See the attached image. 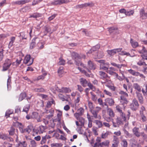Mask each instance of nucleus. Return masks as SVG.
<instances>
[{
  "label": "nucleus",
  "mask_w": 147,
  "mask_h": 147,
  "mask_svg": "<svg viewBox=\"0 0 147 147\" xmlns=\"http://www.w3.org/2000/svg\"><path fill=\"white\" fill-rule=\"evenodd\" d=\"M98 104L102 107H104L105 106H107L108 107L107 105L106 102H103L101 98H99L97 100Z\"/></svg>",
  "instance_id": "obj_22"
},
{
  "label": "nucleus",
  "mask_w": 147,
  "mask_h": 147,
  "mask_svg": "<svg viewBox=\"0 0 147 147\" xmlns=\"http://www.w3.org/2000/svg\"><path fill=\"white\" fill-rule=\"evenodd\" d=\"M94 122L98 126V128L101 127L102 126V124L101 121L98 120H95Z\"/></svg>",
  "instance_id": "obj_42"
},
{
  "label": "nucleus",
  "mask_w": 147,
  "mask_h": 147,
  "mask_svg": "<svg viewBox=\"0 0 147 147\" xmlns=\"http://www.w3.org/2000/svg\"><path fill=\"white\" fill-rule=\"evenodd\" d=\"M47 141L46 136H42L40 141V144L41 145H42L45 144Z\"/></svg>",
  "instance_id": "obj_51"
},
{
  "label": "nucleus",
  "mask_w": 147,
  "mask_h": 147,
  "mask_svg": "<svg viewBox=\"0 0 147 147\" xmlns=\"http://www.w3.org/2000/svg\"><path fill=\"white\" fill-rule=\"evenodd\" d=\"M128 72L133 76H136L138 71H136L132 69H130L127 70Z\"/></svg>",
  "instance_id": "obj_28"
},
{
  "label": "nucleus",
  "mask_w": 147,
  "mask_h": 147,
  "mask_svg": "<svg viewBox=\"0 0 147 147\" xmlns=\"http://www.w3.org/2000/svg\"><path fill=\"white\" fill-rule=\"evenodd\" d=\"M46 113H50V114L47 115L46 117L47 118L49 119L53 116L54 111L52 109L51 110H47L46 111Z\"/></svg>",
  "instance_id": "obj_13"
},
{
  "label": "nucleus",
  "mask_w": 147,
  "mask_h": 147,
  "mask_svg": "<svg viewBox=\"0 0 147 147\" xmlns=\"http://www.w3.org/2000/svg\"><path fill=\"white\" fill-rule=\"evenodd\" d=\"M60 123V122H59V119H55L51 121L50 126L53 128L55 127V125L56 124H58Z\"/></svg>",
  "instance_id": "obj_15"
},
{
  "label": "nucleus",
  "mask_w": 147,
  "mask_h": 147,
  "mask_svg": "<svg viewBox=\"0 0 147 147\" xmlns=\"http://www.w3.org/2000/svg\"><path fill=\"white\" fill-rule=\"evenodd\" d=\"M139 129L136 127H134L132 129L134 134L136 137H139L141 135V133L139 131Z\"/></svg>",
  "instance_id": "obj_11"
},
{
  "label": "nucleus",
  "mask_w": 147,
  "mask_h": 147,
  "mask_svg": "<svg viewBox=\"0 0 147 147\" xmlns=\"http://www.w3.org/2000/svg\"><path fill=\"white\" fill-rule=\"evenodd\" d=\"M39 117L38 113L36 112H33L31 115V117L32 118L36 119L37 121L38 122L41 121Z\"/></svg>",
  "instance_id": "obj_12"
},
{
  "label": "nucleus",
  "mask_w": 147,
  "mask_h": 147,
  "mask_svg": "<svg viewBox=\"0 0 147 147\" xmlns=\"http://www.w3.org/2000/svg\"><path fill=\"white\" fill-rule=\"evenodd\" d=\"M109 32L111 33L113 32L114 30H118V28L116 27H111L108 28Z\"/></svg>",
  "instance_id": "obj_48"
},
{
  "label": "nucleus",
  "mask_w": 147,
  "mask_h": 147,
  "mask_svg": "<svg viewBox=\"0 0 147 147\" xmlns=\"http://www.w3.org/2000/svg\"><path fill=\"white\" fill-rule=\"evenodd\" d=\"M33 61V59L31 58V56L30 55H27L24 58V63L27 64V65L29 66L31 65Z\"/></svg>",
  "instance_id": "obj_6"
},
{
  "label": "nucleus",
  "mask_w": 147,
  "mask_h": 147,
  "mask_svg": "<svg viewBox=\"0 0 147 147\" xmlns=\"http://www.w3.org/2000/svg\"><path fill=\"white\" fill-rule=\"evenodd\" d=\"M106 101L110 106H112L114 105V101L112 98H107L106 99Z\"/></svg>",
  "instance_id": "obj_25"
},
{
  "label": "nucleus",
  "mask_w": 147,
  "mask_h": 147,
  "mask_svg": "<svg viewBox=\"0 0 147 147\" xmlns=\"http://www.w3.org/2000/svg\"><path fill=\"white\" fill-rule=\"evenodd\" d=\"M30 144L32 147H36L37 146V144L34 140H31L30 141Z\"/></svg>",
  "instance_id": "obj_50"
},
{
  "label": "nucleus",
  "mask_w": 147,
  "mask_h": 147,
  "mask_svg": "<svg viewBox=\"0 0 147 147\" xmlns=\"http://www.w3.org/2000/svg\"><path fill=\"white\" fill-rule=\"evenodd\" d=\"M63 144L61 143H53L51 144V147H61Z\"/></svg>",
  "instance_id": "obj_33"
},
{
  "label": "nucleus",
  "mask_w": 147,
  "mask_h": 147,
  "mask_svg": "<svg viewBox=\"0 0 147 147\" xmlns=\"http://www.w3.org/2000/svg\"><path fill=\"white\" fill-rule=\"evenodd\" d=\"M121 145L122 147H127L128 143L126 140L124 139L122 140L121 141Z\"/></svg>",
  "instance_id": "obj_30"
},
{
  "label": "nucleus",
  "mask_w": 147,
  "mask_h": 147,
  "mask_svg": "<svg viewBox=\"0 0 147 147\" xmlns=\"http://www.w3.org/2000/svg\"><path fill=\"white\" fill-rule=\"evenodd\" d=\"M15 37L14 36H11L10 37V41L9 44V47H11L13 45L15 40Z\"/></svg>",
  "instance_id": "obj_26"
},
{
  "label": "nucleus",
  "mask_w": 147,
  "mask_h": 147,
  "mask_svg": "<svg viewBox=\"0 0 147 147\" xmlns=\"http://www.w3.org/2000/svg\"><path fill=\"white\" fill-rule=\"evenodd\" d=\"M109 140H107L100 143L99 144V145L101 146H108L109 145Z\"/></svg>",
  "instance_id": "obj_36"
},
{
  "label": "nucleus",
  "mask_w": 147,
  "mask_h": 147,
  "mask_svg": "<svg viewBox=\"0 0 147 147\" xmlns=\"http://www.w3.org/2000/svg\"><path fill=\"white\" fill-rule=\"evenodd\" d=\"M137 64L139 66L147 65L145 62L144 61V60L142 58L137 63Z\"/></svg>",
  "instance_id": "obj_32"
},
{
  "label": "nucleus",
  "mask_w": 147,
  "mask_h": 147,
  "mask_svg": "<svg viewBox=\"0 0 147 147\" xmlns=\"http://www.w3.org/2000/svg\"><path fill=\"white\" fill-rule=\"evenodd\" d=\"M12 63L11 60L9 59H6L3 64L2 71H5L8 70L10 67Z\"/></svg>",
  "instance_id": "obj_5"
},
{
  "label": "nucleus",
  "mask_w": 147,
  "mask_h": 147,
  "mask_svg": "<svg viewBox=\"0 0 147 147\" xmlns=\"http://www.w3.org/2000/svg\"><path fill=\"white\" fill-rule=\"evenodd\" d=\"M40 16L41 14H40L38 13H34L32 15H30V18L33 17L34 18H36Z\"/></svg>",
  "instance_id": "obj_62"
},
{
  "label": "nucleus",
  "mask_w": 147,
  "mask_h": 147,
  "mask_svg": "<svg viewBox=\"0 0 147 147\" xmlns=\"http://www.w3.org/2000/svg\"><path fill=\"white\" fill-rule=\"evenodd\" d=\"M46 127L45 126L40 125L39 127V130L41 133H42L43 132L44 130L46 129Z\"/></svg>",
  "instance_id": "obj_63"
},
{
  "label": "nucleus",
  "mask_w": 147,
  "mask_h": 147,
  "mask_svg": "<svg viewBox=\"0 0 147 147\" xmlns=\"http://www.w3.org/2000/svg\"><path fill=\"white\" fill-rule=\"evenodd\" d=\"M107 108V112L108 115L111 117H114L115 114L113 110L111 108H109L108 107Z\"/></svg>",
  "instance_id": "obj_19"
},
{
  "label": "nucleus",
  "mask_w": 147,
  "mask_h": 147,
  "mask_svg": "<svg viewBox=\"0 0 147 147\" xmlns=\"http://www.w3.org/2000/svg\"><path fill=\"white\" fill-rule=\"evenodd\" d=\"M111 65L118 68H121L123 65H120L119 64H117L114 62H112L111 63Z\"/></svg>",
  "instance_id": "obj_49"
},
{
  "label": "nucleus",
  "mask_w": 147,
  "mask_h": 147,
  "mask_svg": "<svg viewBox=\"0 0 147 147\" xmlns=\"http://www.w3.org/2000/svg\"><path fill=\"white\" fill-rule=\"evenodd\" d=\"M63 67L61 66L60 67L59 69L58 70V73L59 76L61 77V75L63 74Z\"/></svg>",
  "instance_id": "obj_44"
},
{
  "label": "nucleus",
  "mask_w": 147,
  "mask_h": 147,
  "mask_svg": "<svg viewBox=\"0 0 147 147\" xmlns=\"http://www.w3.org/2000/svg\"><path fill=\"white\" fill-rule=\"evenodd\" d=\"M90 93L91 94V98L92 100L94 102H96L97 99L96 96L92 92H90Z\"/></svg>",
  "instance_id": "obj_34"
},
{
  "label": "nucleus",
  "mask_w": 147,
  "mask_h": 147,
  "mask_svg": "<svg viewBox=\"0 0 147 147\" xmlns=\"http://www.w3.org/2000/svg\"><path fill=\"white\" fill-rule=\"evenodd\" d=\"M45 42H43L40 41L37 44V46L38 47L39 49H41L44 47Z\"/></svg>",
  "instance_id": "obj_27"
},
{
  "label": "nucleus",
  "mask_w": 147,
  "mask_h": 147,
  "mask_svg": "<svg viewBox=\"0 0 147 147\" xmlns=\"http://www.w3.org/2000/svg\"><path fill=\"white\" fill-rule=\"evenodd\" d=\"M109 135V132L107 131L105 133H102L101 134V138L103 139L106 138Z\"/></svg>",
  "instance_id": "obj_55"
},
{
  "label": "nucleus",
  "mask_w": 147,
  "mask_h": 147,
  "mask_svg": "<svg viewBox=\"0 0 147 147\" xmlns=\"http://www.w3.org/2000/svg\"><path fill=\"white\" fill-rule=\"evenodd\" d=\"M139 106V105L138 100L136 98H134L130 104L129 107L132 111H136L138 109Z\"/></svg>",
  "instance_id": "obj_4"
},
{
  "label": "nucleus",
  "mask_w": 147,
  "mask_h": 147,
  "mask_svg": "<svg viewBox=\"0 0 147 147\" xmlns=\"http://www.w3.org/2000/svg\"><path fill=\"white\" fill-rule=\"evenodd\" d=\"M47 74L46 73H44L42 75L38 76L37 78V80H38L41 79H43L45 76L47 75Z\"/></svg>",
  "instance_id": "obj_52"
},
{
  "label": "nucleus",
  "mask_w": 147,
  "mask_h": 147,
  "mask_svg": "<svg viewBox=\"0 0 147 147\" xmlns=\"http://www.w3.org/2000/svg\"><path fill=\"white\" fill-rule=\"evenodd\" d=\"M51 31V29L49 27H45V30L44 31V33L46 35L48 32H52Z\"/></svg>",
  "instance_id": "obj_47"
},
{
  "label": "nucleus",
  "mask_w": 147,
  "mask_h": 147,
  "mask_svg": "<svg viewBox=\"0 0 147 147\" xmlns=\"http://www.w3.org/2000/svg\"><path fill=\"white\" fill-rule=\"evenodd\" d=\"M141 17H142V19H145L147 18V13H145L143 9H142L140 12Z\"/></svg>",
  "instance_id": "obj_29"
},
{
  "label": "nucleus",
  "mask_w": 147,
  "mask_h": 147,
  "mask_svg": "<svg viewBox=\"0 0 147 147\" xmlns=\"http://www.w3.org/2000/svg\"><path fill=\"white\" fill-rule=\"evenodd\" d=\"M78 120H79L78 122L80 123L81 125H84V118L82 117H80Z\"/></svg>",
  "instance_id": "obj_59"
},
{
  "label": "nucleus",
  "mask_w": 147,
  "mask_h": 147,
  "mask_svg": "<svg viewBox=\"0 0 147 147\" xmlns=\"http://www.w3.org/2000/svg\"><path fill=\"white\" fill-rule=\"evenodd\" d=\"M119 117H118L116 119V122L117 124H123L124 122H126V117L124 113L119 114Z\"/></svg>",
  "instance_id": "obj_3"
},
{
  "label": "nucleus",
  "mask_w": 147,
  "mask_h": 147,
  "mask_svg": "<svg viewBox=\"0 0 147 147\" xmlns=\"http://www.w3.org/2000/svg\"><path fill=\"white\" fill-rule=\"evenodd\" d=\"M113 144L111 147H118L119 144V138L116 136H113Z\"/></svg>",
  "instance_id": "obj_7"
},
{
  "label": "nucleus",
  "mask_w": 147,
  "mask_h": 147,
  "mask_svg": "<svg viewBox=\"0 0 147 147\" xmlns=\"http://www.w3.org/2000/svg\"><path fill=\"white\" fill-rule=\"evenodd\" d=\"M119 94L121 95L120 102L121 104L123 105L125 104H127L128 102V101L126 98L128 96L127 93L123 91H121L119 92Z\"/></svg>",
  "instance_id": "obj_1"
},
{
  "label": "nucleus",
  "mask_w": 147,
  "mask_h": 147,
  "mask_svg": "<svg viewBox=\"0 0 147 147\" xmlns=\"http://www.w3.org/2000/svg\"><path fill=\"white\" fill-rule=\"evenodd\" d=\"M116 110L119 114L124 113L122 111V108L120 105H117L116 107Z\"/></svg>",
  "instance_id": "obj_31"
},
{
  "label": "nucleus",
  "mask_w": 147,
  "mask_h": 147,
  "mask_svg": "<svg viewBox=\"0 0 147 147\" xmlns=\"http://www.w3.org/2000/svg\"><path fill=\"white\" fill-rule=\"evenodd\" d=\"M72 56L73 58L76 59H77L80 58V57L79 56L78 54L75 52H73L72 53Z\"/></svg>",
  "instance_id": "obj_57"
},
{
  "label": "nucleus",
  "mask_w": 147,
  "mask_h": 147,
  "mask_svg": "<svg viewBox=\"0 0 147 147\" xmlns=\"http://www.w3.org/2000/svg\"><path fill=\"white\" fill-rule=\"evenodd\" d=\"M140 53H146L147 54V49L144 47L142 46V49L140 51Z\"/></svg>",
  "instance_id": "obj_64"
},
{
  "label": "nucleus",
  "mask_w": 147,
  "mask_h": 147,
  "mask_svg": "<svg viewBox=\"0 0 147 147\" xmlns=\"http://www.w3.org/2000/svg\"><path fill=\"white\" fill-rule=\"evenodd\" d=\"M87 118H88V126L89 128H91L92 127V120L91 118V116L88 113L87 114Z\"/></svg>",
  "instance_id": "obj_21"
},
{
  "label": "nucleus",
  "mask_w": 147,
  "mask_h": 147,
  "mask_svg": "<svg viewBox=\"0 0 147 147\" xmlns=\"http://www.w3.org/2000/svg\"><path fill=\"white\" fill-rule=\"evenodd\" d=\"M88 66L90 69L94 70L96 68V66L94 63L90 60L88 62Z\"/></svg>",
  "instance_id": "obj_16"
},
{
  "label": "nucleus",
  "mask_w": 147,
  "mask_h": 147,
  "mask_svg": "<svg viewBox=\"0 0 147 147\" xmlns=\"http://www.w3.org/2000/svg\"><path fill=\"white\" fill-rule=\"evenodd\" d=\"M134 13V10H131L129 11H127L125 15L127 16H130L133 15Z\"/></svg>",
  "instance_id": "obj_61"
},
{
  "label": "nucleus",
  "mask_w": 147,
  "mask_h": 147,
  "mask_svg": "<svg viewBox=\"0 0 147 147\" xmlns=\"http://www.w3.org/2000/svg\"><path fill=\"white\" fill-rule=\"evenodd\" d=\"M81 84L84 87H86L88 85V82L87 80L83 78H81L80 79Z\"/></svg>",
  "instance_id": "obj_14"
},
{
  "label": "nucleus",
  "mask_w": 147,
  "mask_h": 147,
  "mask_svg": "<svg viewBox=\"0 0 147 147\" xmlns=\"http://www.w3.org/2000/svg\"><path fill=\"white\" fill-rule=\"evenodd\" d=\"M99 73L100 77L101 79H104L106 78L107 76V74L102 71H99Z\"/></svg>",
  "instance_id": "obj_24"
},
{
  "label": "nucleus",
  "mask_w": 147,
  "mask_h": 147,
  "mask_svg": "<svg viewBox=\"0 0 147 147\" xmlns=\"http://www.w3.org/2000/svg\"><path fill=\"white\" fill-rule=\"evenodd\" d=\"M100 48V45H97L93 47L91 50L93 51H96Z\"/></svg>",
  "instance_id": "obj_58"
},
{
  "label": "nucleus",
  "mask_w": 147,
  "mask_h": 147,
  "mask_svg": "<svg viewBox=\"0 0 147 147\" xmlns=\"http://www.w3.org/2000/svg\"><path fill=\"white\" fill-rule=\"evenodd\" d=\"M26 97V94L25 93H24L21 94L20 95L19 97V101H22Z\"/></svg>",
  "instance_id": "obj_37"
},
{
  "label": "nucleus",
  "mask_w": 147,
  "mask_h": 147,
  "mask_svg": "<svg viewBox=\"0 0 147 147\" xmlns=\"http://www.w3.org/2000/svg\"><path fill=\"white\" fill-rule=\"evenodd\" d=\"M78 69L81 71L82 73H83L88 77H90V75L86 72V71L84 70H82L80 67H78Z\"/></svg>",
  "instance_id": "obj_45"
},
{
  "label": "nucleus",
  "mask_w": 147,
  "mask_h": 147,
  "mask_svg": "<svg viewBox=\"0 0 147 147\" xmlns=\"http://www.w3.org/2000/svg\"><path fill=\"white\" fill-rule=\"evenodd\" d=\"M136 96L138 99L139 102L140 104H143L144 103L143 98L142 94L138 92H136Z\"/></svg>",
  "instance_id": "obj_10"
},
{
  "label": "nucleus",
  "mask_w": 147,
  "mask_h": 147,
  "mask_svg": "<svg viewBox=\"0 0 147 147\" xmlns=\"http://www.w3.org/2000/svg\"><path fill=\"white\" fill-rule=\"evenodd\" d=\"M64 134H56L55 136L57 139L61 140H64Z\"/></svg>",
  "instance_id": "obj_41"
},
{
  "label": "nucleus",
  "mask_w": 147,
  "mask_h": 147,
  "mask_svg": "<svg viewBox=\"0 0 147 147\" xmlns=\"http://www.w3.org/2000/svg\"><path fill=\"white\" fill-rule=\"evenodd\" d=\"M20 36L22 38V39H26L27 37L25 32H22L20 33Z\"/></svg>",
  "instance_id": "obj_56"
},
{
  "label": "nucleus",
  "mask_w": 147,
  "mask_h": 147,
  "mask_svg": "<svg viewBox=\"0 0 147 147\" xmlns=\"http://www.w3.org/2000/svg\"><path fill=\"white\" fill-rule=\"evenodd\" d=\"M64 2V0H55L51 2V5H60Z\"/></svg>",
  "instance_id": "obj_17"
},
{
  "label": "nucleus",
  "mask_w": 147,
  "mask_h": 147,
  "mask_svg": "<svg viewBox=\"0 0 147 147\" xmlns=\"http://www.w3.org/2000/svg\"><path fill=\"white\" fill-rule=\"evenodd\" d=\"M134 88L137 90L139 92H140L141 91V88L140 86L137 83H135L133 85Z\"/></svg>",
  "instance_id": "obj_35"
},
{
  "label": "nucleus",
  "mask_w": 147,
  "mask_h": 147,
  "mask_svg": "<svg viewBox=\"0 0 147 147\" xmlns=\"http://www.w3.org/2000/svg\"><path fill=\"white\" fill-rule=\"evenodd\" d=\"M115 71V69L114 68L111 67L108 68L106 72L110 75L117 76L118 74L114 72Z\"/></svg>",
  "instance_id": "obj_9"
},
{
  "label": "nucleus",
  "mask_w": 147,
  "mask_h": 147,
  "mask_svg": "<svg viewBox=\"0 0 147 147\" xmlns=\"http://www.w3.org/2000/svg\"><path fill=\"white\" fill-rule=\"evenodd\" d=\"M13 111L11 109H8L7 111L5 113V116H6V118L9 117L10 115L13 113Z\"/></svg>",
  "instance_id": "obj_38"
},
{
  "label": "nucleus",
  "mask_w": 147,
  "mask_h": 147,
  "mask_svg": "<svg viewBox=\"0 0 147 147\" xmlns=\"http://www.w3.org/2000/svg\"><path fill=\"white\" fill-rule=\"evenodd\" d=\"M101 107L98 106H96L95 107H94L90 112L93 115V117L95 119H100V117L99 115H98V113L101 110Z\"/></svg>",
  "instance_id": "obj_2"
},
{
  "label": "nucleus",
  "mask_w": 147,
  "mask_h": 147,
  "mask_svg": "<svg viewBox=\"0 0 147 147\" xmlns=\"http://www.w3.org/2000/svg\"><path fill=\"white\" fill-rule=\"evenodd\" d=\"M78 112L79 113V114L82 115L84 112V109L82 108L81 107L77 110Z\"/></svg>",
  "instance_id": "obj_53"
},
{
  "label": "nucleus",
  "mask_w": 147,
  "mask_h": 147,
  "mask_svg": "<svg viewBox=\"0 0 147 147\" xmlns=\"http://www.w3.org/2000/svg\"><path fill=\"white\" fill-rule=\"evenodd\" d=\"M29 108L30 107L29 105H26L24 107L23 110V111L27 113L29 109Z\"/></svg>",
  "instance_id": "obj_54"
},
{
  "label": "nucleus",
  "mask_w": 147,
  "mask_h": 147,
  "mask_svg": "<svg viewBox=\"0 0 147 147\" xmlns=\"http://www.w3.org/2000/svg\"><path fill=\"white\" fill-rule=\"evenodd\" d=\"M140 115L141 118V119L143 122H145L146 120V117L142 113H141V111H140Z\"/></svg>",
  "instance_id": "obj_46"
},
{
  "label": "nucleus",
  "mask_w": 147,
  "mask_h": 147,
  "mask_svg": "<svg viewBox=\"0 0 147 147\" xmlns=\"http://www.w3.org/2000/svg\"><path fill=\"white\" fill-rule=\"evenodd\" d=\"M122 50V48L116 49L112 50H108L107 51V52L111 56H113L117 53L121 52Z\"/></svg>",
  "instance_id": "obj_8"
},
{
  "label": "nucleus",
  "mask_w": 147,
  "mask_h": 147,
  "mask_svg": "<svg viewBox=\"0 0 147 147\" xmlns=\"http://www.w3.org/2000/svg\"><path fill=\"white\" fill-rule=\"evenodd\" d=\"M88 86L90 88V89L92 90L93 91H96V88L95 87L93 86L90 83H88Z\"/></svg>",
  "instance_id": "obj_43"
},
{
  "label": "nucleus",
  "mask_w": 147,
  "mask_h": 147,
  "mask_svg": "<svg viewBox=\"0 0 147 147\" xmlns=\"http://www.w3.org/2000/svg\"><path fill=\"white\" fill-rule=\"evenodd\" d=\"M36 40H38V41L39 40L38 38H35L32 40L30 47L31 49H33L35 47L36 44L35 41Z\"/></svg>",
  "instance_id": "obj_23"
},
{
  "label": "nucleus",
  "mask_w": 147,
  "mask_h": 147,
  "mask_svg": "<svg viewBox=\"0 0 147 147\" xmlns=\"http://www.w3.org/2000/svg\"><path fill=\"white\" fill-rule=\"evenodd\" d=\"M88 105L90 111L91 112L92 110L94 107V106L92 102L90 101H88Z\"/></svg>",
  "instance_id": "obj_40"
},
{
  "label": "nucleus",
  "mask_w": 147,
  "mask_h": 147,
  "mask_svg": "<svg viewBox=\"0 0 147 147\" xmlns=\"http://www.w3.org/2000/svg\"><path fill=\"white\" fill-rule=\"evenodd\" d=\"M26 146L27 144L24 141L23 142H20L16 147H26Z\"/></svg>",
  "instance_id": "obj_39"
},
{
  "label": "nucleus",
  "mask_w": 147,
  "mask_h": 147,
  "mask_svg": "<svg viewBox=\"0 0 147 147\" xmlns=\"http://www.w3.org/2000/svg\"><path fill=\"white\" fill-rule=\"evenodd\" d=\"M30 0H22L16 1L14 2V4L19 5H23L29 2Z\"/></svg>",
  "instance_id": "obj_18"
},
{
  "label": "nucleus",
  "mask_w": 147,
  "mask_h": 147,
  "mask_svg": "<svg viewBox=\"0 0 147 147\" xmlns=\"http://www.w3.org/2000/svg\"><path fill=\"white\" fill-rule=\"evenodd\" d=\"M130 42L132 47L134 48H136L138 46V42L134 40L132 38H131Z\"/></svg>",
  "instance_id": "obj_20"
},
{
  "label": "nucleus",
  "mask_w": 147,
  "mask_h": 147,
  "mask_svg": "<svg viewBox=\"0 0 147 147\" xmlns=\"http://www.w3.org/2000/svg\"><path fill=\"white\" fill-rule=\"evenodd\" d=\"M15 128L13 127H11L10 130L9 131L10 135H13L14 133Z\"/></svg>",
  "instance_id": "obj_60"
}]
</instances>
